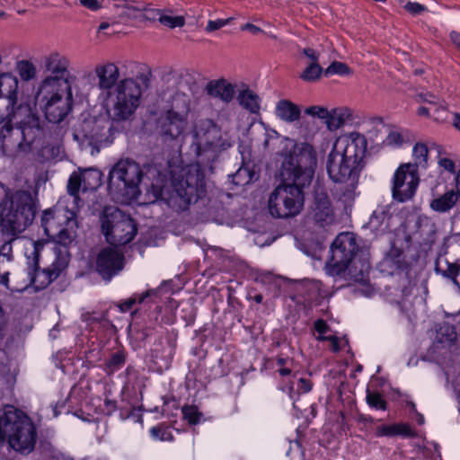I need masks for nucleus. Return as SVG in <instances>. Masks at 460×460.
I'll list each match as a JSON object with an SVG mask.
<instances>
[{"label": "nucleus", "instance_id": "f257e3e1", "mask_svg": "<svg viewBox=\"0 0 460 460\" xmlns=\"http://www.w3.org/2000/svg\"><path fill=\"white\" fill-rule=\"evenodd\" d=\"M42 76L34 94L27 102H22V111H35L37 105L46 119L54 124L63 121L71 112L74 103L71 61L58 51H51L40 58Z\"/></svg>", "mask_w": 460, "mask_h": 460}, {"label": "nucleus", "instance_id": "f03ea898", "mask_svg": "<svg viewBox=\"0 0 460 460\" xmlns=\"http://www.w3.org/2000/svg\"><path fill=\"white\" fill-rule=\"evenodd\" d=\"M233 141L227 132H223L211 119H198L192 129L191 149L198 163L183 170L179 179L173 181V190L184 206L197 202L206 194V181L201 164L213 163L222 151L230 148Z\"/></svg>", "mask_w": 460, "mask_h": 460}, {"label": "nucleus", "instance_id": "7ed1b4c3", "mask_svg": "<svg viewBox=\"0 0 460 460\" xmlns=\"http://www.w3.org/2000/svg\"><path fill=\"white\" fill-rule=\"evenodd\" d=\"M96 86L106 93V112L115 122L129 119L141 103L142 87L132 77L119 80L120 71L112 61L96 64L93 68Z\"/></svg>", "mask_w": 460, "mask_h": 460}, {"label": "nucleus", "instance_id": "20e7f679", "mask_svg": "<svg viewBox=\"0 0 460 460\" xmlns=\"http://www.w3.org/2000/svg\"><path fill=\"white\" fill-rule=\"evenodd\" d=\"M367 139L358 132L339 137L327 158V173L335 183L346 185L343 196L351 199L364 167Z\"/></svg>", "mask_w": 460, "mask_h": 460}, {"label": "nucleus", "instance_id": "39448f33", "mask_svg": "<svg viewBox=\"0 0 460 460\" xmlns=\"http://www.w3.org/2000/svg\"><path fill=\"white\" fill-rule=\"evenodd\" d=\"M36 214L31 193L25 190H12L0 182V228L13 240L33 222Z\"/></svg>", "mask_w": 460, "mask_h": 460}, {"label": "nucleus", "instance_id": "423d86ee", "mask_svg": "<svg viewBox=\"0 0 460 460\" xmlns=\"http://www.w3.org/2000/svg\"><path fill=\"white\" fill-rule=\"evenodd\" d=\"M358 246L350 233H341L331 247V258L327 264L329 273L341 276L346 280L367 284L369 263L356 256Z\"/></svg>", "mask_w": 460, "mask_h": 460}, {"label": "nucleus", "instance_id": "0eeeda50", "mask_svg": "<svg viewBox=\"0 0 460 460\" xmlns=\"http://www.w3.org/2000/svg\"><path fill=\"white\" fill-rule=\"evenodd\" d=\"M2 423L9 446L21 454H29L37 441V429L31 419L13 405L3 408Z\"/></svg>", "mask_w": 460, "mask_h": 460}, {"label": "nucleus", "instance_id": "6e6552de", "mask_svg": "<svg viewBox=\"0 0 460 460\" xmlns=\"http://www.w3.org/2000/svg\"><path fill=\"white\" fill-rule=\"evenodd\" d=\"M316 164L317 155L314 146L305 142L296 143L282 162L281 177L284 181L309 186Z\"/></svg>", "mask_w": 460, "mask_h": 460}, {"label": "nucleus", "instance_id": "1a4fd4ad", "mask_svg": "<svg viewBox=\"0 0 460 460\" xmlns=\"http://www.w3.org/2000/svg\"><path fill=\"white\" fill-rule=\"evenodd\" d=\"M307 186L294 181H284L277 186L268 200L270 214L276 218H290L299 215L305 205L304 189Z\"/></svg>", "mask_w": 460, "mask_h": 460}, {"label": "nucleus", "instance_id": "9d476101", "mask_svg": "<svg viewBox=\"0 0 460 460\" xmlns=\"http://www.w3.org/2000/svg\"><path fill=\"white\" fill-rule=\"evenodd\" d=\"M143 173L138 164L131 159L118 161L109 172L108 188L117 199H131L139 193Z\"/></svg>", "mask_w": 460, "mask_h": 460}, {"label": "nucleus", "instance_id": "9b49d317", "mask_svg": "<svg viewBox=\"0 0 460 460\" xmlns=\"http://www.w3.org/2000/svg\"><path fill=\"white\" fill-rule=\"evenodd\" d=\"M44 234L57 244H71L76 237L75 213L67 208L44 211L41 217Z\"/></svg>", "mask_w": 460, "mask_h": 460}, {"label": "nucleus", "instance_id": "f8f14e48", "mask_svg": "<svg viewBox=\"0 0 460 460\" xmlns=\"http://www.w3.org/2000/svg\"><path fill=\"white\" fill-rule=\"evenodd\" d=\"M102 231L108 243L124 245L135 237L137 228L134 220L120 209L105 208L101 217Z\"/></svg>", "mask_w": 460, "mask_h": 460}, {"label": "nucleus", "instance_id": "ddd939ff", "mask_svg": "<svg viewBox=\"0 0 460 460\" xmlns=\"http://www.w3.org/2000/svg\"><path fill=\"white\" fill-rule=\"evenodd\" d=\"M22 102L20 107L14 112L13 116L10 115L8 122H14L17 129L21 133V140L24 153L31 151V145L41 135L42 128L40 120L35 111L30 109L29 111H22Z\"/></svg>", "mask_w": 460, "mask_h": 460}, {"label": "nucleus", "instance_id": "4468645a", "mask_svg": "<svg viewBox=\"0 0 460 460\" xmlns=\"http://www.w3.org/2000/svg\"><path fill=\"white\" fill-rule=\"evenodd\" d=\"M419 182L418 172L414 170L411 163L400 165L393 179V198L399 202L411 199L415 195Z\"/></svg>", "mask_w": 460, "mask_h": 460}, {"label": "nucleus", "instance_id": "2eb2a0df", "mask_svg": "<svg viewBox=\"0 0 460 460\" xmlns=\"http://www.w3.org/2000/svg\"><path fill=\"white\" fill-rule=\"evenodd\" d=\"M309 217L320 227L331 226L335 221L334 209L331 199L324 189L320 186L314 187Z\"/></svg>", "mask_w": 460, "mask_h": 460}, {"label": "nucleus", "instance_id": "dca6fc26", "mask_svg": "<svg viewBox=\"0 0 460 460\" xmlns=\"http://www.w3.org/2000/svg\"><path fill=\"white\" fill-rule=\"evenodd\" d=\"M113 121L109 115L100 117H89L81 124L83 137L95 144L111 143V129Z\"/></svg>", "mask_w": 460, "mask_h": 460}, {"label": "nucleus", "instance_id": "f3484780", "mask_svg": "<svg viewBox=\"0 0 460 460\" xmlns=\"http://www.w3.org/2000/svg\"><path fill=\"white\" fill-rule=\"evenodd\" d=\"M188 125V119L167 110L160 114L156 120V129L164 141L178 139L183 135Z\"/></svg>", "mask_w": 460, "mask_h": 460}, {"label": "nucleus", "instance_id": "a211bd4d", "mask_svg": "<svg viewBox=\"0 0 460 460\" xmlns=\"http://www.w3.org/2000/svg\"><path fill=\"white\" fill-rule=\"evenodd\" d=\"M96 271L106 280L122 270L124 255L116 247H105L97 254Z\"/></svg>", "mask_w": 460, "mask_h": 460}, {"label": "nucleus", "instance_id": "6ab92c4d", "mask_svg": "<svg viewBox=\"0 0 460 460\" xmlns=\"http://www.w3.org/2000/svg\"><path fill=\"white\" fill-rule=\"evenodd\" d=\"M15 71L19 76L20 102H27L40 84V80L35 81L38 75L37 66L31 61L22 59L15 63Z\"/></svg>", "mask_w": 460, "mask_h": 460}, {"label": "nucleus", "instance_id": "aec40b11", "mask_svg": "<svg viewBox=\"0 0 460 460\" xmlns=\"http://www.w3.org/2000/svg\"><path fill=\"white\" fill-rule=\"evenodd\" d=\"M19 79L11 72L0 74V105L13 116L20 107Z\"/></svg>", "mask_w": 460, "mask_h": 460}, {"label": "nucleus", "instance_id": "412c9836", "mask_svg": "<svg viewBox=\"0 0 460 460\" xmlns=\"http://www.w3.org/2000/svg\"><path fill=\"white\" fill-rule=\"evenodd\" d=\"M4 122V125L0 128V151L4 155L10 157L24 154L20 130L12 126L13 122Z\"/></svg>", "mask_w": 460, "mask_h": 460}, {"label": "nucleus", "instance_id": "4be33fe9", "mask_svg": "<svg viewBox=\"0 0 460 460\" xmlns=\"http://www.w3.org/2000/svg\"><path fill=\"white\" fill-rule=\"evenodd\" d=\"M205 89L210 97L218 99L224 103L231 102L236 93L235 85L223 78L209 81Z\"/></svg>", "mask_w": 460, "mask_h": 460}, {"label": "nucleus", "instance_id": "5701e85b", "mask_svg": "<svg viewBox=\"0 0 460 460\" xmlns=\"http://www.w3.org/2000/svg\"><path fill=\"white\" fill-rule=\"evenodd\" d=\"M68 245L69 244H58L54 247L55 259L51 265L44 270L49 275V281L57 279L68 265Z\"/></svg>", "mask_w": 460, "mask_h": 460}, {"label": "nucleus", "instance_id": "b1692460", "mask_svg": "<svg viewBox=\"0 0 460 460\" xmlns=\"http://www.w3.org/2000/svg\"><path fill=\"white\" fill-rule=\"evenodd\" d=\"M236 100L239 105L252 114H259L261 110L260 96L243 84L242 89L238 90Z\"/></svg>", "mask_w": 460, "mask_h": 460}, {"label": "nucleus", "instance_id": "393cba45", "mask_svg": "<svg viewBox=\"0 0 460 460\" xmlns=\"http://www.w3.org/2000/svg\"><path fill=\"white\" fill-rule=\"evenodd\" d=\"M377 437H395L403 438L416 437L415 430L407 423H393L389 425H381L376 429Z\"/></svg>", "mask_w": 460, "mask_h": 460}, {"label": "nucleus", "instance_id": "a878e982", "mask_svg": "<svg viewBox=\"0 0 460 460\" xmlns=\"http://www.w3.org/2000/svg\"><path fill=\"white\" fill-rule=\"evenodd\" d=\"M44 243L41 241H32L25 249L27 258L28 274L31 281H34V273L39 269L40 253L42 251Z\"/></svg>", "mask_w": 460, "mask_h": 460}, {"label": "nucleus", "instance_id": "bb28decb", "mask_svg": "<svg viewBox=\"0 0 460 460\" xmlns=\"http://www.w3.org/2000/svg\"><path fill=\"white\" fill-rule=\"evenodd\" d=\"M276 115L280 119L292 123L299 119L301 111L296 103L288 100H281L276 105Z\"/></svg>", "mask_w": 460, "mask_h": 460}, {"label": "nucleus", "instance_id": "cd10ccee", "mask_svg": "<svg viewBox=\"0 0 460 460\" xmlns=\"http://www.w3.org/2000/svg\"><path fill=\"white\" fill-rule=\"evenodd\" d=\"M460 199L451 189L444 194L433 199L430 202V208L438 213H447L451 210Z\"/></svg>", "mask_w": 460, "mask_h": 460}, {"label": "nucleus", "instance_id": "c85d7f7f", "mask_svg": "<svg viewBox=\"0 0 460 460\" xmlns=\"http://www.w3.org/2000/svg\"><path fill=\"white\" fill-rule=\"evenodd\" d=\"M418 96L423 102L434 108V120L442 122L447 119V112L445 102L431 93H420Z\"/></svg>", "mask_w": 460, "mask_h": 460}, {"label": "nucleus", "instance_id": "c756f323", "mask_svg": "<svg viewBox=\"0 0 460 460\" xmlns=\"http://www.w3.org/2000/svg\"><path fill=\"white\" fill-rule=\"evenodd\" d=\"M324 123L329 130H336L342 127L346 120L350 117L349 111L344 108L332 109L329 111Z\"/></svg>", "mask_w": 460, "mask_h": 460}, {"label": "nucleus", "instance_id": "7c9ffc66", "mask_svg": "<svg viewBox=\"0 0 460 460\" xmlns=\"http://www.w3.org/2000/svg\"><path fill=\"white\" fill-rule=\"evenodd\" d=\"M169 110L188 119L190 111V96L185 93H177L172 98V106Z\"/></svg>", "mask_w": 460, "mask_h": 460}, {"label": "nucleus", "instance_id": "2f4dec72", "mask_svg": "<svg viewBox=\"0 0 460 460\" xmlns=\"http://www.w3.org/2000/svg\"><path fill=\"white\" fill-rule=\"evenodd\" d=\"M456 328L449 323H445L441 324L437 331V341L446 346L453 345L456 341Z\"/></svg>", "mask_w": 460, "mask_h": 460}, {"label": "nucleus", "instance_id": "473e14b6", "mask_svg": "<svg viewBox=\"0 0 460 460\" xmlns=\"http://www.w3.org/2000/svg\"><path fill=\"white\" fill-rule=\"evenodd\" d=\"M429 149L424 143H416L413 146L412 156L414 163L411 164L414 170L418 172L419 168H426L428 165Z\"/></svg>", "mask_w": 460, "mask_h": 460}, {"label": "nucleus", "instance_id": "72a5a7b5", "mask_svg": "<svg viewBox=\"0 0 460 460\" xmlns=\"http://www.w3.org/2000/svg\"><path fill=\"white\" fill-rule=\"evenodd\" d=\"M80 174L83 181V191L94 190L101 184V173L98 170H84Z\"/></svg>", "mask_w": 460, "mask_h": 460}, {"label": "nucleus", "instance_id": "f704fd0d", "mask_svg": "<svg viewBox=\"0 0 460 460\" xmlns=\"http://www.w3.org/2000/svg\"><path fill=\"white\" fill-rule=\"evenodd\" d=\"M126 363V353L122 350H119L111 355L109 359L105 362L104 370L108 375H111L114 372L120 369Z\"/></svg>", "mask_w": 460, "mask_h": 460}, {"label": "nucleus", "instance_id": "c9c22d12", "mask_svg": "<svg viewBox=\"0 0 460 460\" xmlns=\"http://www.w3.org/2000/svg\"><path fill=\"white\" fill-rule=\"evenodd\" d=\"M80 189L83 190V181L80 172H73L67 183V192L70 196L74 198V201L76 206H78V202L80 201L78 193Z\"/></svg>", "mask_w": 460, "mask_h": 460}, {"label": "nucleus", "instance_id": "e433bc0d", "mask_svg": "<svg viewBox=\"0 0 460 460\" xmlns=\"http://www.w3.org/2000/svg\"><path fill=\"white\" fill-rule=\"evenodd\" d=\"M158 293L157 289H148L141 295L135 294L132 297L127 299L123 303L119 305V308L122 312H127L132 308V306L137 303L144 302L147 297L151 296H156Z\"/></svg>", "mask_w": 460, "mask_h": 460}, {"label": "nucleus", "instance_id": "4c0bfd02", "mask_svg": "<svg viewBox=\"0 0 460 460\" xmlns=\"http://www.w3.org/2000/svg\"><path fill=\"white\" fill-rule=\"evenodd\" d=\"M323 70L319 63H309L300 75V78L305 82H314L321 77Z\"/></svg>", "mask_w": 460, "mask_h": 460}, {"label": "nucleus", "instance_id": "58836bf2", "mask_svg": "<svg viewBox=\"0 0 460 460\" xmlns=\"http://www.w3.org/2000/svg\"><path fill=\"white\" fill-rule=\"evenodd\" d=\"M366 399H367V404L372 408H375L376 410H383V411L386 410V408H387L386 401L383 398L381 394H379L377 392H371V391L367 390Z\"/></svg>", "mask_w": 460, "mask_h": 460}, {"label": "nucleus", "instance_id": "ea45409f", "mask_svg": "<svg viewBox=\"0 0 460 460\" xmlns=\"http://www.w3.org/2000/svg\"><path fill=\"white\" fill-rule=\"evenodd\" d=\"M158 21L161 24L171 29L182 27L185 23V20L182 16H173L168 13L160 14Z\"/></svg>", "mask_w": 460, "mask_h": 460}, {"label": "nucleus", "instance_id": "a19ab883", "mask_svg": "<svg viewBox=\"0 0 460 460\" xmlns=\"http://www.w3.org/2000/svg\"><path fill=\"white\" fill-rule=\"evenodd\" d=\"M350 73L349 67L342 62L334 61L332 62L325 70V76H330L332 75H349Z\"/></svg>", "mask_w": 460, "mask_h": 460}, {"label": "nucleus", "instance_id": "79ce46f5", "mask_svg": "<svg viewBox=\"0 0 460 460\" xmlns=\"http://www.w3.org/2000/svg\"><path fill=\"white\" fill-rule=\"evenodd\" d=\"M183 419L190 424H197L199 421L201 413L199 412L195 406L185 405L181 409Z\"/></svg>", "mask_w": 460, "mask_h": 460}, {"label": "nucleus", "instance_id": "37998d69", "mask_svg": "<svg viewBox=\"0 0 460 460\" xmlns=\"http://www.w3.org/2000/svg\"><path fill=\"white\" fill-rule=\"evenodd\" d=\"M150 433L155 438H158L162 441L172 440V435L168 428L163 426L153 427L150 429Z\"/></svg>", "mask_w": 460, "mask_h": 460}, {"label": "nucleus", "instance_id": "c03bdc74", "mask_svg": "<svg viewBox=\"0 0 460 460\" xmlns=\"http://www.w3.org/2000/svg\"><path fill=\"white\" fill-rule=\"evenodd\" d=\"M252 176L247 169H239L233 176V181L237 185H245L250 182Z\"/></svg>", "mask_w": 460, "mask_h": 460}, {"label": "nucleus", "instance_id": "a18cd8bd", "mask_svg": "<svg viewBox=\"0 0 460 460\" xmlns=\"http://www.w3.org/2000/svg\"><path fill=\"white\" fill-rule=\"evenodd\" d=\"M305 112L307 115L319 118L321 119H323L325 121L326 116L329 115V111L321 106H310L305 109Z\"/></svg>", "mask_w": 460, "mask_h": 460}, {"label": "nucleus", "instance_id": "49530a36", "mask_svg": "<svg viewBox=\"0 0 460 460\" xmlns=\"http://www.w3.org/2000/svg\"><path fill=\"white\" fill-rule=\"evenodd\" d=\"M231 20H232V18L217 19V20H215V21H211L210 20V21L208 22V24H207L205 30L208 32H212L214 31L219 30L221 28H223L224 26L229 24Z\"/></svg>", "mask_w": 460, "mask_h": 460}, {"label": "nucleus", "instance_id": "de8ad7c7", "mask_svg": "<svg viewBox=\"0 0 460 460\" xmlns=\"http://www.w3.org/2000/svg\"><path fill=\"white\" fill-rule=\"evenodd\" d=\"M384 143L391 146H401L402 143V137L397 131H391L385 137Z\"/></svg>", "mask_w": 460, "mask_h": 460}, {"label": "nucleus", "instance_id": "09e8293b", "mask_svg": "<svg viewBox=\"0 0 460 460\" xmlns=\"http://www.w3.org/2000/svg\"><path fill=\"white\" fill-rule=\"evenodd\" d=\"M403 8L411 14L417 15L426 10V7L416 2H407L403 4Z\"/></svg>", "mask_w": 460, "mask_h": 460}, {"label": "nucleus", "instance_id": "8fccbe9b", "mask_svg": "<svg viewBox=\"0 0 460 460\" xmlns=\"http://www.w3.org/2000/svg\"><path fill=\"white\" fill-rule=\"evenodd\" d=\"M385 218V214L383 210H376L370 217L369 224L374 227H377Z\"/></svg>", "mask_w": 460, "mask_h": 460}, {"label": "nucleus", "instance_id": "3c124183", "mask_svg": "<svg viewBox=\"0 0 460 460\" xmlns=\"http://www.w3.org/2000/svg\"><path fill=\"white\" fill-rule=\"evenodd\" d=\"M302 53L305 57H306L310 63H319V56L320 54L312 48H305L302 50Z\"/></svg>", "mask_w": 460, "mask_h": 460}, {"label": "nucleus", "instance_id": "603ef678", "mask_svg": "<svg viewBox=\"0 0 460 460\" xmlns=\"http://www.w3.org/2000/svg\"><path fill=\"white\" fill-rule=\"evenodd\" d=\"M313 388V383L306 378L301 377L298 380V389L303 393H308Z\"/></svg>", "mask_w": 460, "mask_h": 460}, {"label": "nucleus", "instance_id": "864d4df0", "mask_svg": "<svg viewBox=\"0 0 460 460\" xmlns=\"http://www.w3.org/2000/svg\"><path fill=\"white\" fill-rule=\"evenodd\" d=\"M438 164L444 170L454 172H455V164L451 159L448 158H440L438 161Z\"/></svg>", "mask_w": 460, "mask_h": 460}, {"label": "nucleus", "instance_id": "5fc2aeb1", "mask_svg": "<svg viewBox=\"0 0 460 460\" xmlns=\"http://www.w3.org/2000/svg\"><path fill=\"white\" fill-rule=\"evenodd\" d=\"M314 329L319 334H324L328 332L329 326L323 319H318L314 322Z\"/></svg>", "mask_w": 460, "mask_h": 460}, {"label": "nucleus", "instance_id": "6e6d98bb", "mask_svg": "<svg viewBox=\"0 0 460 460\" xmlns=\"http://www.w3.org/2000/svg\"><path fill=\"white\" fill-rule=\"evenodd\" d=\"M417 114L419 116L431 117L434 119V108L430 106H421L418 109Z\"/></svg>", "mask_w": 460, "mask_h": 460}, {"label": "nucleus", "instance_id": "4d7b16f0", "mask_svg": "<svg viewBox=\"0 0 460 460\" xmlns=\"http://www.w3.org/2000/svg\"><path fill=\"white\" fill-rule=\"evenodd\" d=\"M82 5L89 8L90 10L95 11L100 8L97 0H80Z\"/></svg>", "mask_w": 460, "mask_h": 460}, {"label": "nucleus", "instance_id": "13d9d810", "mask_svg": "<svg viewBox=\"0 0 460 460\" xmlns=\"http://www.w3.org/2000/svg\"><path fill=\"white\" fill-rule=\"evenodd\" d=\"M273 138H277V132L276 131L266 132L264 134V141H263L264 148H269L270 147V142Z\"/></svg>", "mask_w": 460, "mask_h": 460}, {"label": "nucleus", "instance_id": "bf43d9fd", "mask_svg": "<svg viewBox=\"0 0 460 460\" xmlns=\"http://www.w3.org/2000/svg\"><path fill=\"white\" fill-rule=\"evenodd\" d=\"M7 323V316L5 314L4 310L3 309L2 305H0V332H2Z\"/></svg>", "mask_w": 460, "mask_h": 460}, {"label": "nucleus", "instance_id": "052dcab7", "mask_svg": "<svg viewBox=\"0 0 460 460\" xmlns=\"http://www.w3.org/2000/svg\"><path fill=\"white\" fill-rule=\"evenodd\" d=\"M328 341L331 342L332 351L337 352L341 349L339 345V339L337 337L331 335L330 338H328Z\"/></svg>", "mask_w": 460, "mask_h": 460}, {"label": "nucleus", "instance_id": "680f3d73", "mask_svg": "<svg viewBox=\"0 0 460 460\" xmlns=\"http://www.w3.org/2000/svg\"><path fill=\"white\" fill-rule=\"evenodd\" d=\"M2 419H3V411L0 413V444H3L6 438V431H5V429H4V425L2 423Z\"/></svg>", "mask_w": 460, "mask_h": 460}, {"label": "nucleus", "instance_id": "e2e57ef3", "mask_svg": "<svg viewBox=\"0 0 460 460\" xmlns=\"http://www.w3.org/2000/svg\"><path fill=\"white\" fill-rule=\"evenodd\" d=\"M450 39L455 46L460 49V33L452 31L450 33Z\"/></svg>", "mask_w": 460, "mask_h": 460}, {"label": "nucleus", "instance_id": "0e129e2a", "mask_svg": "<svg viewBox=\"0 0 460 460\" xmlns=\"http://www.w3.org/2000/svg\"><path fill=\"white\" fill-rule=\"evenodd\" d=\"M242 30H243V31H245V30H249V31H251L253 34H256V33H258V32L261 31V30L259 27H257V26H255V25H253V24H252V23H246V24H244V25L242 27Z\"/></svg>", "mask_w": 460, "mask_h": 460}, {"label": "nucleus", "instance_id": "69168bd1", "mask_svg": "<svg viewBox=\"0 0 460 460\" xmlns=\"http://www.w3.org/2000/svg\"><path fill=\"white\" fill-rule=\"evenodd\" d=\"M454 190H455V194L460 199V172L456 175V188Z\"/></svg>", "mask_w": 460, "mask_h": 460}, {"label": "nucleus", "instance_id": "338daca9", "mask_svg": "<svg viewBox=\"0 0 460 460\" xmlns=\"http://www.w3.org/2000/svg\"><path fill=\"white\" fill-rule=\"evenodd\" d=\"M453 125L456 129L460 130V114L459 113L454 114Z\"/></svg>", "mask_w": 460, "mask_h": 460}, {"label": "nucleus", "instance_id": "774afa93", "mask_svg": "<svg viewBox=\"0 0 460 460\" xmlns=\"http://www.w3.org/2000/svg\"><path fill=\"white\" fill-rule=\"evenodd\" d=\"M8 275H9L8 272L4 273L3 275H0V284L4 285L5 287H8V281H9Z\"/></svg>", "mask_w": 460, "mask_h": 460}]
</instances>
